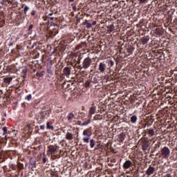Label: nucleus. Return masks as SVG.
Segmentation results:
<instances>
[{
  "label": "nucleus",
  "mask_w": 177,
  "mask_h": 177,
  "mask_svg": "<svg viewBox=\"0 0 177 177\" xmlns=\"http://www.w3.org/2000/svg\"><path fill=\"white\" fill-rule=\"evenodd\" d=\"M171 156V149L168 147H164L160 149V158H165V160H168Z\"/></svg>",
  "instance_id": "1"
},
{
  "label": "nucleus",
  "mask_w": 177,
  "mask_h": 177,
  "mask_svg": "<svg viewBox=\"0 0 177 177\" xmlns=\"http://www.w3.org/2000/svg\"><path fill=\"white\" fill-rule=\"evenodd\" d=\"M91 129L92 127H90L89 129H87L83 131V136H87V137L83 138V142L84 143H89L91 136H92V131H91Z\"/></svg>",
  "instance_id": "2"
},
{
  "label": "nucleus",
  "mask_w": 177,
  "mask_h": 177,
  "mask_svg": "<svg viewBox=\"0 0 177 177\" xmlns=\"http://www.w3.org/2000/svg\"><path fill=\"white\" fill-rule=\"evenodd\" d=\"M91 63H92V59H91V57H88L84 59L82 62L83 66H80L79 67L80 70H82V68H84L85 70H86L89 68V67H91Z\"/></svg>",
  "instance_id": "3"
},
{
  "label": "nucleus",
  "mask_w": 177,
  "mask_h": 177,
  "mask_svg": "<svg viewBox=\"0 0 177 177\" xmlns=\"http://www.w3.org/2000/svg\"><path fill=\"white\" fill-rule=\"evenodd\" d=\"M63 73H64V75H65L66 77H67V78H68V77H70V75H71V67H68V66L65 67L64 68Z\"/></svg>",
  "instance_id": "4"
},
{
  "label": "nucleus",
  "mask_w": 177,
  "mask_h": 177,
  "mask_svg": "<svg viewBox=\"0 0 177 177\" xmlns=\"http://www.w3.org/2000/svg\"><path fill=\"white\" fill-rule=\"evenodd\" d=\"M106 67L107 66H106V64H104V62H101L99 65L98 70H100V73H104L106 71Z\"/></svg>",
  "instance_id": "5"
},
{
  "label": "nucleus",
  "mask_w": 177,
  "mask_h": 177,
  "mask_svg": "<svg viewBox=\"0 0 177 177\" xmlns=\"http://www.w3.org/2000/svg\"><path fill=\"white\" fill-rule=\"evenodd\" d=\"M48 151L50 154H56L57 153V149L54 145H50L48 146Z\"/></svg>",
  "instance_id": "6"
},
{
  "label": "nucleus",
  "mask_w": 177,
  "mask_h": 177,
  "mask_svg": "<svg viewBox=\"0 0 177 177\" xmlns=\"http://www.w3.org/2000/svg\"><path fill=\"white\" fill-rule=\"evenodd\" d=\"M154 171H156V168L152 166H149L146 171V174L148 175V176H150V175H153L154 174Z\"/></svg>",
  "instance_id": "7"
},
{
  "label": "nucleus",
  "mask_w": 177,
  "mask_h": 177,
  "mask_svg": "<svg viewBox=\"0 0 177 177\" xmlns=\"http://www.w3.org/2000/svg\"><path fill=\"white\" fill-rule=\"evenodd\" d=\"M132 165V162L131 160H126L123 165V168L124 169H128Z\"/></svg>",
  "instance_id": "8"
},
{
  "label": "nucleus",
  "mask_w": 177,
  "mask_h": 177,
  "mask_svg": "<svg viewBox=\"0 0 177 177\" xmlns=\"http://www.w3.org/2000/svg\"><path fill=\"white\" fill-rule=\"evenodd\" d=\"M96 113V106H91L89 109L88 114L91 118H92V115Z\"/></svg>",
  "instance_id": "9"
},
{
  "label": "nucleus",
  "mask_w": 177,
  "mask_h": 177,
  "mask_svg": "<svg viewBox=\"0 0 177 177\" xmlns=\"http://www.w3.org/2000/svg\"><path fill=\"white\" fill-rule=\"evenodd\" d=\"M106 28H107V32L109 34H111V32L114 31L115 27L114 26V24H111L109 26H107Z\"/></svg>",
  "instance_id": "10"
},
{
  "label": "nucleus",
  "mask_w": 177,
  "mask_h": 177,
  "mask_svg": "<svg viewBox=\"0 0 177 177\" xmlns=\"http://www.w3.org/2000/svg\"><path fill=\"white\" fill-rule=\"evenodd\" d=\"M149 146L150 145H149V141L144 142L143 144H142V150L144 151H146V150H147V149H149Z\"/></svg>",
  "instance_id": "11"
},
{
  "label": "nucleus",
  "mask_w": 177,
  "mask_h": 177,
  "mask_svg": "<svg viewBox=\"0 0 177 177\" xmlns=\"http://www.w3.org/2000/svg\"><path fill=\"white\" fill-rule=\"evenodd\" d=\"M75 119V115L73 113H70L68 115V121L69 122H73V120Z\"/></svg>",
  "instance_id": "12"
},
{
  "label": "nucleus",
  "mask_w": 177,
  "mask_h": 177,
  "mask_svg": "<svg viewBox=\"0 0 177 177\" xmlns=\"http://www.w3.org/2000/svg\"><path fill=\"white\" fill-rule=\"evenodd\" d=\"M65 138L67 140H71L73 139V133L67 132Z\"/></svg>",
  "instance_id": "13"
},
{
  "label": "nucleus",
  "mask_w": 177,
  "mask_h": 177,
  "mask_svg": "<svg viewBox=\"0 0 177 177\" xmlns=\"http://www.w3.org/2000/svg\"><path fill=\"white\" fill-rule=\"evenodd\" d=\"M99 81H100V80H99L98 76H95L91 80V82H93V84H97V82H99Z\"/></svg>",
  "instance_id": "14"
},
{
  "label": "nucleus",
  "mask_w": 177,
  "mask_h": 177,
  "mask_svg": "<svg viewBox=\"0 0 177 177\" xmlns=\"http://www.w3.org/2000/svg\"><path fill=\"white\" fill-rule=\"evenodd\" d=\"M12 80H13V77H5L3 81L5 84H10V82H12Z\"/></svg>",
  "instance_id": "15"
},
{
  "label": "nucleus",
  "mask_w": 177,
  "mask_h": 177,
  "mask_svg": "<svg viewBox=\"0 0 177 177\" xmlns=\"http://www.w3.org/2000/svg\"><path fill=\"white\" fill-rule=\"evenodd\" d=\"M131 121L132 124L136 123V121H138V116L135 115L131 116Z\"/></svg>",
  "instance_id": "16"
},
{
  "label": "nucleus",
  "mask_w": 177,
  "mask_h": 177,
  "mask_svg": "<svg viewBox=\"0 0 177 177\" xmlns=\"http://www.w3.org/2000/svg\"><path fill=\"white\" fill-rule=\"evenodd\" d=\"M91 120L90 118L87 121H85L83 123H82L81 125H82V127H86V125H89V124H91Z\"/></svg>",
  "instance_id": "17"
},
{
  "label": "nucleus",
  "mask_w": 177,
  "mask_h": 177,
  "mask_svg": "<svg viewBox=\"0 0 177 177\" xmlns=\"http://www.w3.org/2000/svg\"><path fill=\"white\" fill-rule=\"evenodd\" d=\"M147 133L149 136H154V129H147Z\"/></svg>",
  "instance_id": "18"
},
{
  "label": "nucleus",
  "mask_w": 177,
  "mask_h": 177,
  "mask_svg": "<svg viewBox=\"0 0 177 177\" xmlns=\"http://www.w3.org/2000/svg\"><path fill=\"white\" fill-rule=\"evenodd\" d=\"M149 39H146L145 37H142L141 39V42L142 45H146V44H147V42H149Z\"/></svg>",
  "instance_id": "19"
},
{
  "label": "nucleus",
  "mask_w": 177,
  "mask_h": 177,
  "mask_svg": "<svg viewBox=\"0 0 177 177\" xmlns=\"http://www.w3.org/2000/svg\"><path fill=\"white\" fill-rule=\"evenodd\" d=\"M90 146L91 149H93V147H95V140L93 139L90 140Z\"/></svg>",
  "instance_id": "20"
},
{
  "label": "nucleus",
  "mask_w": 177,
  "mask_h": 177,
  "mask_svg": "<svg viewBox=\"0 0 177 177\" xmlns=\"http://www.w3.org/2000/svg\"><path fill=\"white\" fill-rule=\"evenodd\" d=\"M50 123L49 122H47V129H52V131H53L55 127H53V126H50Z\"/></svg>",
  "instance_id": "21"
},
{
  "label": "nucleus",
  "mask_w": 177,
  "mask_h": 177,
  "mask_svg": "<svg viewBox=\"0 0 177 177\" xmlns=\"http://www.w3.org/2000/svg\"><path fill=\"white\" fill-rule=\"evenodd\" d=\"M30 165L34 167L35 165V159L34 158H30Z\"/></svg>",
  "instance_id": "22"
},
{
  "label": "nucleus",
  "mask_w": 177,
  "mask_h": 177,
  "mask_svg": "<svg viewBox=\"0 0 177 177\" xmlns=\"http://www.w3.org/2000/svg\"><path fill=\"white\" fill-rule=\"evenodd\" d=\"M12 66H8L7 68H6V71L7 73H11L12 72Z\"/></svg>",
  "instance_id": "23"
},
{
  "label": "nucleus",
  "mask_w": 177,
  "mask_h": 177,
  "mask_svg": "<svg viewBox=\"0 0 177 177\" xmlns=\"http://www.w3.org/2000/svg\"><path fill=\"white\" fill-rule=\"evenodd\" d=\"M91 85V80H87L84 84L85 88H88Z\"/></svg>",
  "instance_id": "24"
},
{
  "label": "nucleus",
  "mask_w": 177,
  "mask_h": 177,
  "mask_svg": "<svg viewBox=\"0 0 177 177\" xmlns=\"http://www.w3.org/2000/svg\"><path fill=\"white\" fill-rule=\"evenodd\" d=\"M3 133V135H6V133H8V128H6V127H4L2 128Z\"/></svg>",
  "instance_id": "25"
},
{
  "label": "nucleus",
  "mask_w": 177,
  "mask_h": 177,
  "mask_svg": "<svg viewBox=\"0 0 177 177\" xmlns=\"http://www.w3.org/2000/svg\"><path fill=\"white\" fill-rule=\"evenodd\" d=\"M28 10H30V8L27 6H25L24 10V13L25 14L27 13V12H28Z\"/></svg>",
  "instance_id": "26"
},
{
  "label": "nucleus",
  "mask_w": 177,
  "mask_h": 177,
  "mask_svg": "<svg viewBox=\"0 0 177 177\" xmlns=\"http://www.w3.org/2000/svg\"><path fill=\"white\" fill-rule=\"evenodd\" d=\"M31 99H32V95L31 94H29L28 95L26 96V100L30 101Z\"/></svg>",
  "instance_id": "27"
},
{
  "label": "nucleus",
  "mask_w": 177,
  "mask_h": 177,
  "mask_svg": "<svg viewBox=\"0 0 177 177\" xmlns=\"http://www.w3.org/2000/svg\"><path fill=\"white\" fill-rule=\"evenodd\" d=\"M108 63L109 64H110L111 67H113V66H114V62L113 60H109Z\"/></svg>",
  "instance_id": "28"
},
{
  "label": "nucleus",
  "mask_w": 177,
  "mask_h": 177,
  "mask_svg": "<svg viewBox=\"0 0 177 177\" xmlns=\"http://www.w3.org/2000/svg\"><path fill=\"white\" fill-rule=\"evenodd\" d=\"M27 71H28V69L27 68L23 69L22 72L24 74V75H27Z\"/></svg>",
  "instance_id": "29"
},
{
  "label": "nucleus",
  "mask_w": 177,
  "mask_h": 177,
  "mask_svg": "<svg viewBox=\"0 0 177 177\" xmlns=\"http://www.w3.org/2000/svg\"><path fill=\"white\" fill-rule=\"evenodd\" d=\"M35 13H37V11H35V10H33L31 12V15H32V16H35Z\"/></svg>",
  "instance_id": "30"
},
{
  "label": "nucleus",
  "mask_w": 177,
  "mask_h": 177,
  "mask_svg": "<svg viewBox=\"0 0 177 177\" xmlns=\"http://www.w3.org/2000/svg\"><path fill=\"white\" fill-rule=\"evenodd\" d=\"M50 26H53V27H57V24H55L54 22L50 23Z\"/></svg>",
  "instance_id": "31"
},
{
  "label": "nucleus",
  "mask_w": 177,
  "mask_h": 177,
  "mask_svg": "<svg viewBox=\"0 0 177 177\" xmlns=\"http://www.w3.org/2000/svg\"><path fill=\"white\" fill-rule=\"evenodd\" d=\"M91 27H92V24L87 23L86 24V28H91Z\"/></svg>",
  "instance_id": "32"
},
{
  "label": "nucleus",
  "mask_w": 177,
  "mask_h": 177,
  "mask_svg": "<svg viewBox=\"0 0 177 177\" xmlns=\"http://www.w3.org/2000/svg\"><path fill=\"white\" fill-rule=\"evenodd\" d=\"M34 28V26L32 24H31L29 28H28V31H30V30H32V28Z\"/></svg>",
  "instance_id": "33"
},
{
  "label": "nucleus",
  "mask_w": 177,
  "mask_h": 177,
  "mask_svg": "<svg viewBox=\"0 0 177 177\" xmlns=\"http://www.w3.org/2000/svg\"><path fill=\"white\" fill-rule=\"evenodd\" d=\"M140 3H145V2H147L148 0H139Z\"/></svg>",
  "instance_id": "34"
},
{
  "label": "nucleus",
  "mask_w": 177,
  "mask_h": 177,
  "mask_svg": "<svg viewBox=\"0 0 177 177\" xmlns=\"http://www.w3.org/2000/svg\"><path fill=\"white\" fill-rule=\"evenodd\" d=\"M164 177H172V175H171V174H167Z\"/></svg>",
  "instance_id": "35"
},
{
  "label": "nucleus",
  "mask_w": 177,
  "mask_h": 177,
  "mask_svg": "<svg viewBox=\"0 0 177 177\" xmlns=\"http://www.w3.org/2000/svg\"><path fill=\"white\" fill-rule=\"evenodd\" d=\"M37 75H39V77H44V74L42 73H37Z\"/></svg>",
  "instance_id": "36"
},
{
  "label": "nucleus",
  "mask_w": 177,
  "mask_h": 177,
  "mask_svg": "<svg viewBox=\"0 0 177 177\" xmlns=\"http://www.w3.org/2000/svg\"><path fill=\"white\" fill-rule=\"evenodd\" d=\"M43 162H44V164H45L46 162V158H43Z\"/></svg>",
  "instance_id": "37"
},
{
  "label": "nucleus",
  "mask_w": 177,
  "mask_h": 177,
  "mask_svg": "<svg viewBox=\"0 0 177 177\" xmlns=\"http://www.w3.org/2000/svg\"><path fill=\"white\" fill-rule=\"evenodd\" d=\"M40 129H45V125L40 126Z\"/></svg>",
  "instance_id": "38"
},
{
  "label": "nucleus",
  "mask_w": 177,
  "mask_h": 177,
  "mask_svg": "<svg viewBox=\"0 0 177 177\" xmlns=\"http://www.w3.org/2000/svg\"><path fill=\"white\" fill-rule=\"evenodd\" d=\"M73 10H75V12L77 10V6H74L73 7Z\"/></svg>",
  "instance_id": "39"
},
{
  "label": "nucleus",
  "mask_w": 177,
  "mask_h": 177,
  "mask_svg": "<svg viewBox=\"0 0 177 177\" xmlns=\"http://www.w3.org/2000/svg\"><path fill=\"white\" fill-rule=\"evenodd\" d=\"M92 26H96V21L92 22Z\"/></svg>",
  "instance_id": "40"
},
{
  "label": "nucleus",
  "mask_w": 177,
  "mask_h": 177,
  "mask_svg": "<svg viewBox=\"0 0 177 177\" xmlns=\"http://www.w3.org/2000/svg\"><path fill=\"white\" fill-rule=\"evenodd\" d=\"M21 106H22V107H26V103H22V104H21Z\"/></svg>",
  "instance_id": "41"
},
{
  "label": "nucleus",
  "mask_w": 177,
  "mask_h": 177,
  "mask_svg": "<svg viewBox=\"0 0 177 177\" xmlns=\"http://www.w3.org/2000/svg\"><path fill=\"white\" fill-rule=\"evenodd\" d=\"M75 0H68V2H70V3H71V2H74Z\"/></svg>",
  "instance_id": "42"
},
{
  "label": "nucleus",
  "mask_w": 177,
  "mask_h": 177,
  "mask_svg": "<svg viewBox=\"0 0 177 177\" xmlns=\"http://www.w3.org/2000/svg\"><path fill=\"white\" fill-rule=\"evenodd\" d=\"M50 19V20H53L55 19V17H48Z\"/></svg>",
  "instance_id": "43"
},
{
  "label": "nucleus",
  "mask_w": 177,
  "mask_h": 177,
  "mask_svg": "<svg viewBox=\"0 0 177 177\" xmlns=\"http://www.w3.org/2000/svg\"><path fill=\"white\" fill-rule=\"evenodd\" d=\"M48 16H53V12L48 14Z\"/></svg>",
  "instance_id": "44"
},
{
  "label": "nucleus",
  "mask_w": 177,
  "mask_h": 177,
  "mask_svg": "<svg viewBox=\"0 0 177 177\" xmlns=\"http://www.w3.org/2000/svg\"><path fill=\"white\" fill-rule=\"evenodd\" d=\"M9 46H13V43H10Z\"/></svg>",
  "instance_id": "45"
},
{
  "label": "nucleus",
  "mask_w": 177,
  "mask_h": 177,
  "mask_svg": "<svg viewBox=\"0 0 177 177\" xmlns=\"http://www.w3.org/2000/svg\"><path fill=\"white\" fill-rule=\"evenodd\" d=\"M8 136H5L4 138L6 140H8V138H7Z\"/></svg>",
  "instance_id": "46"
},
{
  "label": "nucleus",
  "mask_w": 177,
  "mask_h": 177,
  "mask_svg": "<svg viewBox=\"0 0 177 177\" xmlns=\"http://www.w3.org/2000/svg\"><path fill=\"white\" fill-rule=\"evenodd\" d=\"M156 156H158V153H157Z\"/></svg>",
  "instance_id": "47"
},
{
  "label": "nucleus",
  "mask_w": 177,
  "mask_h": 177,
  "mask_svg": "<svg viewBox=\"0 0 177 177\" xmlns=\"http://www.w3.org/2000/svg\"><path fill=\"white\" fill-rule=\"evenodd\" d=\"M51 175H53V173H52Z\"/></svg>",
  "instance_id": "48"
}]
</instances>
